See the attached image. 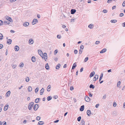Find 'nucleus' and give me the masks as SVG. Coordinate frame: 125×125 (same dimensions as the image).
<instances>
[{"label": "nucleus", "instance_id": "nucleus-37", "mask_svg": "<svg viewBox=\"0 0 125 125\" xmlns=\"http://www.w3.org/2000/svg\"><path fill=\"white\" fill-rule=\"evenodd\" d=\"M117 21L116 20H112L111 21L112 23H115L117 22Z\"/></svg>", "mask_w": 125, "mask_h": 125}, {"label": "nucleus", "instance_id": "nucleus-58", "mask_svg": "<svg viewBox=\"0 0 125 125\" xmlns=\"http://www.w3.org/2000/svg\"><path fill=\"white\" fill-rule=\"evenodd\" d=\"M99 104H96L95 105V107L96 108H98V106H99Z\"/></svg>", "mask_w": 125, "mask_h": 125}, {"label": "nucleus", "instance_id": "nucleus-55", "mask_svg": "<svg viewBox=\"0 0 125 125\" xmlns=\"http://www.w3.org/2000/svg\"><path fill=\"white\" fill-rule=\"evenodd\" d=\"M82 51H83L82 50H81V49H80L79 53L80 54H81L82 53Z\"/></svg>", "mask_w": 125, "mask_h": 125}, {"label": "nucleus", "instance_id": "nucleus-5", "mask_svg": "<svg viewBox=\"0 0 125 125\" xmlns=\"http://www.w3.org/2000/svg\"><path fill=\"white\" fill-rule=\"evenodd\" d=\"M38 104H36L34 105L33 106V108L35 111L38 108Z\"/></svg>", "mask_w": 125, "mask_h": 125}, {"label": "nucleus", "instance_id": "nucleus-11", "mask_svg": "<svg viewBox=\"0 0 125 125\" xmlns=\"http://www.w3.org/2000/svg\"><path fill=\"white\" fill-rule=\"evenodd\" d=\"M43 55V56H44V58L45 61H46V60H47V54L46 53H44Z\"/></svg>", "mask_w": 125, "mask_h": 125}, {"label": "nucleus", "instance_id": "nucleus-28", "mask_svg": "<svg viewBox=\"0 0 125 125\" xmlns=\"http://www.w3.org/2000/svg\"><path fill=\"white\" fill-rule=\"evenodd\" d=\"M3 35L0 33V40H2L3 39Z\"/></svg>", "mask_w": 125, "mask_h": 125}, {"label": "nucleus", "instance_id": "nucleus-29", "mask_svg": "<svg viewBox=\"0 0 125 125\" xmlns=\"http://www.w3.org/2000/svg\"><path fill=\"white\" fill-rule=\"evenodd\" d=\"M40 99V98H36L35 100V102L36 103H38L39 101V100Z\"/></svg>", "mask_w": 125, "mask_h": 125}, {"label": "nucleus", "instance_id": "nucleus-27", "mask_svg": "<svg viewBox=\"0 0 125 125\" xmlns=\"http://www.w3.org/2000/svg\"><path fill=\"white\" fill-rule=\"evenodd\" d=\"M12 40L11 39H9L7 41V43L9 44H11Z\"/></svg>", "mask_w": 125, "mask_h": 125}, {"label": "nucleus", "instance_id": "nucleus-56", "mask_svg": "<svg viewBox=\"0 0 125 125\" xmlns=\"http://www.w3.org/2000/svg\"><path fill=\"white\" fill-rule=\"evenodd\" d=\"M124 15V14L123 13H121L120 14V16L121 17H122Z\"/></svg>", "mask_w": 125, "mask_h": 125}, {"label": "nucleus", "instance_id": "nucleus-36", "mask_svg": "<svg viewBox=\"0 0 125 125\" xmlns=\"http://www.w3.org/2000/svg\"><path fill=\"white\" fill-rule=\"evenodd\" d=\"M39 89L38 87H37L36 88L35 90V93H36L38 92V91H39Z\"/></svg>", "mask_w": 125, "mask_h": 125}, {"label": "nucleus", "instance_id": "nucleus-38", "mask_svg": "<svg viewBox=\"0 0 125 125\" xmlns=\"http://www.w3.org/2000/svg\"><path fill=\"white\" fill-rule=\"evenodd\" d=\"M52 98V97L51 96H48L47 97V100L49 101L51 100Z\"/></svg>", "mask_w": 125, "mask_h": 125}, {"label": "nucleus", "instance_id": "nucleus-53", "mask_svg": "<svg viewBox=\"0 0 125 125\" xmlns=\"http://www.w3.org/2000/svg\"><path fill=\"white\" fill-rule=\"evenodd\" d=\"M123 7H125V1L123 3Z\"/></svg>", "mask_w": 125, "mask_h": 125}, {"label": "nucleus", "instance_id": "nucleus-43", "mask_svg": "<svg viewBox=\"0 0 125 125\" xmlns=\"http://www.w3.org/2000/svg\"><path fill=\"white\" fill-rule=\"evenodd\" d=\"M88 57H86L85 58L84 60V61L85 62H86L87 61H88Z\"/></svg>", "mask_w": 125, "mask_h": 125}, {"label": "nucleus", "instance_id": "nucleus-50", "mask_svg": "<svg viewBox=\"0 0 125 125\" xmlns=\"http://www.w3.org/2000/svg\"><path fill=\"white\" fill-rule=\"evenodd\" d=\"M74 52L75 54H76L77 53L78 51L77 50H74Z\"/></svg>", "mask_w": 125, "mask_h": 125}, {"label": "nucleus", "instance_id": "nucleus-40", "mask_svg": "<svg viewBox=\"0 0 125 125\" xmlns=\"http://www.w3.org/2000/svg\"><path fill=\"white\" fill-rule=\"evenodd\" d=\"M41 119V117L40 116H38L36 117V120L38 121H39Z\"/></svg>", "mask_w": 125, "mask_h": 125}, {"label": "nucleus", "instance_id": "nucleus-64", "mask_svg": "<svg viewBox=\"0 0 125 125\" xmlns=\"http://www.w3.org/2000/svg\"><path fill=\"white\" fill-rule=\"evenodd\" d=\"M10 32L12 33H13L15 32V31L12 30H11Z\"/></svg>", "mask_w": 125, "mask_h": 125}, {"label": "nucleus", "instance_id": "nucleus-6", "mask_svg": "<svg viewBox=\"0 0 125 125\" xmlns=\"http://www.w3.org/2000/svg\"><path fill=\"white\" fill-rule=\"evenodd\" d=\"M98 78V76L97 75H95V76L93 78V81H96Z\"/></svg>", "mask_w": 125, "mask_h": 125}, {"label": "nucleus", "instance_id": "nucleus-35", "mask_svg": "<svg viewBox=\"0 0 125 125\" xmlns=\"http://www.w3.org/2000/svg\"><path fill=\"white\" fill-rule=\"evenodd\" d=\"M82 125H85V122L83 120H82L81 122Z\"/></svg>", "mask_w": 125, "mask_h": 125}, {"label": "nucleus", "instance_id": "nucleus-26", "mask_svg": "<svg viewBox=\"0 0 125 125\" xmlns=\"http://www.w3.org/2000/svg\"><path fill=\"white\" fill-rule=\"evenodd\" d=\"M25 80V81L27 82H28L29 81L30 79L28 77H26Z\"/></svg>", "mask_w": 125, "mask_h": 125}, {"label": "nucleus", "instance_id": "nucleus-49", "mask_svg": "<svg viewBox=\"0 0 125 125\" xmlns=\"http://www.w3.org/2000/svg\"><path fill=\"white\" fill-rule=\"evenodd\" d=\"M70 90L71 91H72V90H73L74 89L73 87L72 86H71L70 87Z\"/></svg>", "mask_w": 125, "mask_h": 125}, {"label": "nucleus", "instance_id": "nucleus-8", "mask_svg": "<svg viewBox=\"0 0 125 125\" xmlns=\"http://www.w3.org/2000/svg\"><path fill=\"white\" fill-rule=\"evenodd\" d=\"M29 25V23L28 22H24L23 24V25L25 27H27Z\"/></svg>", "mask_w": 125, "mask_h": 125}, {"label": "nucleus", "instance_id": "nucleus-7", "mask_svg": "<svg viewBox=\"0 0 125 125\" xmlns=\"http://www.w3.org/2000/svg\"><path fill=\"white\" fill-rule=\"evenodd\" d=\"M85 101L87 102H89L90 101V99L88 96H86L85 98Z\"/></svg>", "mask_w": 125, "mask_h": 125}, {"label": "nucleus", "instance_id": "nucleus-2", "mask_svg": "<svg viewBox=\"0 0 125 125\" xmlns=\"http://www.w3.org/2000/svg\"><path fill=\"white\" fill-rule=\"evenodd\" d=\"M5 18L7 20L10 22L12 21V20L11 18L8 16H6L5 17Z\"/></svg>", "mask_w": 125, "mask_h": 125}, {"label": "nucleus", "instance_id": "nucleus-18", "mask_svg": "<svg viewBox=\"0 0 125 125\" xmlns=\"http://www.w3.org/2000/svg\"><path fill=\"white\" fill-rule=\"evenodd\" d=\"M61 65L59 63L56 66V69H59L60 68Z\"/></svg>", "mask_w": 125, "mask_h": 125}, {"label": "nucleus", "instance_id": "nucleus-47", "mask_svg": "<svg viewBox=\"0 0 125 125\" xmlns=\"http://www.w3.org/2000/svg\"><path fill=\"white\" fill-rule=\"evenodd\" d=\"M113 106L114 107H115L116 105V103L115 102H114L113 103Z\"/></svg>", "mask_w": 125, "mask_h": 125}, {"label": "nucleus", "instance_id": "nucleus-20", "mask_svg": "<svg viewBox=\"0 0 125 125\" xmlns=\"http://www.w3.org/2000/svg\"><path fill=\"white\" fill-rule=\"evenodd\" d=\"M44 124V122L42 121H40L39 122L38 124L40 125H42Z\"/></svg>", "mask_w": 125, "mask_h": 125}, {"label": "nucleus", "instance_id": "nucleus-42", "mask_svg": "<svg viewBox=\"0 0 125 125\" xmlns=\"http://www.w3.org/2000/svg\"><path fill=\"white\" fill-rule=\"evenodd\" d=\"M84 48V46H83L81 45L80 46V49H83Z\"/></svg>", "mask_w": 125, "mask_h": 125}, {"label": "nucleus", "instance_id": "nucleus-13", "mask_svg": "<svg viewBox=\"0 0 125 125\" xmlns=\"http://www.w3.org/2000/svg\"><path fill=\"white\" fill-rule=\"evenodd\" d=\"M19 48L18 46H15L14 48V50L15 51H18L19 50Z\"/></svg>", "mask_w": 125, "mask_h": 125}, {"label": "nucleus", "instance_id": "nucleus-62", "mask_svg": "<svg viewBox=\"0 0 125 125\" xmlns=\"http://www.w3.org/2000/svg\"><path fill=\"white\" fill-rule=\"evenodd\" d=\"M37 17L38 18H40V16L39 14H38L37 15Z\"/></svg>", "mask_w": 125, "mask_h": 125}, {"label": "nucleus", "instance_id": "nucleus-3", "mask_svg": "<svg viewBox=\"0 0 125 125\" xmlns=\"http://www.w3.org/2000/svg\"><path fill=\"white\" fill-rule=\"evenodd\" d=\"M38 53L41 56L42 58H43V55L41 50H38Z\"/></svg>", "mask_w": 125, "mask_h": 125}, {"label": "nucleus", "instance_id": "nucleus-60", "mask_svg": "<svg viewBox=\"0 0 125 125\" xmlns=\"http://www.w3.org/2000/svg\"><path fill=\"white\" fill-rule=\"evenodd\" d=\"M100 42L99 41H96V42H95V43L96 44H98Z\"/></svg>", "mask_w": 125, "mask_h": 125}, {"label": "nucleus", "instance_id": "nucleus-34", "mask_svg": "<svg viewBox=\"0 0 125 125\" xmlns=\"http://www.w3.org/2000/svg\"><path fill=\"white\" fill-rule=\"evenodd\" d=\"M94 86L92 84H91L90 86V88L94 89Z\"/></svg>", "mask_w": 125, "mask_h": 125}, {"label": "nucleus", "instance_id": "nucleus-45", "mask_svg": "<svg viewBox=\"0 0 125 125\" xmlns=\"http://www.w3.org/2000/svg\"><path fill=\"white\" fill-rule=\"evenodd\" d=\"M81 119V116H79L77 118V120L78 121H80Z\"/></svg>", "mask_w": 125, "mask_h": 125}, {"label": "nucleus", "instance_id": "nucleus-14", "mask_svg": "<svg viewBox=\"0 0 125 125\" xmlns=\"http://www.w3.org/2000/svg\"><path fill=\"white\" fill-rule=\"evenodd\" d=\"M95 73L94 71H93L91 72L90 73L89 77L90 78H91L95 74Z\"/></svg>", "mask_w": 125, "mask_h": 125}, {"label": "nucleus", "instance_id": "nucleus-19", "mask_svg": "<svg viewBox=\"0 0 125 125\" xmlns=\"http://www.w3.org/2000/svg\"><path fill=\"white\" fill-rule=\"evenodd\" d=\"M10 23V22L7 21H5L3 22V25L9 24Z\"/></svg>", "mask_w": 125, "mask_h": 125}, {"label": "nucleus", "instance_id": "nucleus-48", "mask_svg": "<svg viewBox=\"0 0 125 125\" xmlns=\"http://www.w3.org/2000/svg\"><path fill=\"white\" fill-rule=\"evenodd\" d=\"M17 65H14L12 66V68L13 69H14L16 67Z\"/></svg>", "mask_w": 125, "mask_h": 125}, {"label": "nucleus", "instance_id": "nucleus-31", "mask_svg": "<svg viewBox=\"0 0 125 125\" xmlns=\"http://www.w3.org/2000/svg\"><path fill=\"white\" fill-rule=\"evenodd\" d=\"M93 25L92 24H91L88 26V27L90 29H92L93 28Z\"/></svg>", "mask_w": 125, "mask_h": 125}, {"label": "nucleus", "instance_id": "nucleus-24", "mask_svg": "<svg viewBox=\"0 0 125 125\" xmlns=\"http://www.w3.org/2000/svg\"><path fill=\"white\" fill-rule=\"evenodd\" d=\"M28 90L29 92H31L32 90V87L31 86H29L28 87Z\"/></svg>", "mask_w": 125, "mask_h": 125}, {"label": "nucleus", "instance_id": "nucleus-51", "mask_svg": "<svg viewBox=\"0 0 125 125\" xmlns=\"http://www.w3.org/2000/svg\"><path fill=\"white\" fill-rule=\"evenodd\" d=\"M112 0H108L107 1V3H109L111 2V1H112Z\"/></svg>", "mask_w": 125, "mask_h": 125}, {"label": "nucleus", "instance_id": "nucleus-15", "mask_svg": "<svg viewBox=\"0 0 125 125\" xmlns=\"http://www.w3.org/2000/svg\"><path fill=\"white\" fill-rule=\"evenodd\" d=\"M87 113L88 116H90L91 114V111L89 110H87Z\"/></svg>", "mask_w": 125, "mask_h": 125}, {"label": "nucleus", "instance_id": "nucleus-39", "mask_svg": "<svg viewBox=\"0 0 125 125\" xmlns=\"http://www.w3.org/2000/svg\"><path fill=\"white\" fill-rule=\"evenodd\" d=\"M58 50H55L54 52V54L55 55L58 52Z\"/></svg>", "mask_w": 125, "mask_h": 125}, {"label": "nucleus", "instance_id": "nucleus-10", "mask_svg": "<svg viewBox=\"0 0 125 125\" xmlns=\"http://www.w3.org/2000/svg\"><path fill=\"white\" fill-rule=\"evenodd\" d=\"M30 44H32L33 43V40L32 39H30L29 42H28Z\"/></svg>", "mask_w": 125, "mask_h": 125}, {"label": "nucleus", "instance_id": "nucleus-4", "mask_svg": "<svg viewBox=\"0 0 125 125\" xmlns=\"http://www.w3.org/2000/svg\"><path fill=\"white\" fill-rule=\"evenodd\" d=\"M37 20L36 19H34L32 21V25H34L38 22Z\"/></svg>", "mask_w": 125, "mask_h": 125}, {"label": "nucleus", "instance_id": "nucleus-59", "mask_svg": "<svg viewBox=\"0 0 125 125\" xmlns=\"http://www.w3.org/2000/svg\"><path fill=\"white\" fill-rule=\"evenodd\" d=\"M83 68L82 67V68L80 70V72H81L83 71Z\"/></svg>", "mask_w": 125, "mask_h": 125}, {"label": "nucleus", "instance_id": "nucleus-17", "mask_svg": "<svg viewBox=\"0 0 125 125\" xmlns=\"http://www.w3.org/2000/svg\"><path fill=\"white\" fill-rule=\"evenodd\" d=\"M44 91V89L43 88H42L40 91V94L41 95H42Z\"/></svg>", "mask_w": 125, "mask_h": 125}, {"label": "nucleus", "instance_id": "nucleus-46", "mask_svg": "<svg viewBox=\"0 0 125 125\" xmlns=\"http://www.w3.org/2000/svg\"><path fill=\"white\" fill-rule=\"evenodd\" d=\"M61 37V35H58L57 36V38L58 39H60Z\"/></svg>", "mask_w": 125, "mask_h": 125}, {"label": "nucleus", "instance_id": "nucleus-33", "mask_svg": "<svg viewBox=\"0 0 125 125\" xmlns=\"http://www.w3.org/2000/svg\"><path fill=\"white\" fill-rule=\"evenodd\" d=\"M3 25V22L1 20H0V26H2Z\"/></svg>", "mask_w": 125, "mask_h": 125}, {"label": "nucleus", "instance_id": "nucleus-9", "mask_svg": "<svg viewBox=\"0 0 125 125\" xmlns=\"http://www.w3.org/2000/svg\"><path fill=\"white\" fill-rule=\"evenodd\" d=\"M9 106V105L8 104H6L5 106H4V110L5 111H6L7 110L8 108V107Z\"/></svg>", "mask_w": 125, "mask_h": 125}, {"label": "nucleus", "instance_id": "nucleus-61", "mask_svg": "<svg viewBox=\"0 0 125 125\" xmlns=\"http://www.w3.org/2000/svg\"><path fill=\"white\" fill-rule=\"evenodd\" d=\"M3 123L4 124L2 125H6V124L5 122L3 121Z\"/></svg>", "mask_w": 125, "mask_h": 125}, {"label": "nucleus", "instance_id": "nucleus-52", "mask_svg": "<svg viewBox=\"0 0 125 125\" xmlns=\"http://www.w3.org/2000/svg\"><path fill=\"white\" fill-rule=\"evenodd\" d=\"M16 0H10V1L11 2H15L16 1Z\"/></svg>", "mask_w": 125, "mask_h": 125}, {"label": "nucleus", "instance_id": "nucleus-41", "mask_svg": "<svg viewBox=\"0 0 125 125\" xmlns=\"http://www.w3.org/2000/svg\"><path fill=\"white\" fill-rule=\"evenodd\" d=\"M50 85L48 86L47 87V88H48V89H47V91H50Z\"/></svg>", "mask_w": 125, "mask_h": 125}, {"label": "nucleus", "instance_id": "nucleus-25", "mask_svg": "<svg viewBox=\"0 0 125 125\" xmlns=\"http://www.w3.org/2000/svg\"><path fill=\"white\" fill-rule=\"evenodd\" d=\"M121 84V82L120 81H119L117 83V87H119V88H120V85Z\"/></svg>", "mask_w": 125, "mask_h": 125}, {"label": "nucleus", "instance_id": "nucleus-54", "mask_svg": "<svg viewBox=\"0 0 125 125\" xmlns=\"http://www.w3.org/2000/svg\"><path fill=\"white\" fill-rule=\"evenodd\" d=\"M116 7V6H113L112 8V9L113 10H114V9H115V8Z\"/></svg>", "mask_w": 125, "mask_h": 125}, {"label": "nucleus", "instance_id": "nucleus-63", "mask_svg": "<svg viewBox=\"0 0 125 125\" xmlns=\"http://www.w3.org/2000/svg\"><path fill=\"white\" fill-rule=\"evenodd\" d=\"M58 97H57V96H54V97H53V98L55 99H56V98H57Z\"/></svg>", "mask_w": 125, "mask_h": 125}, {"label": "nucleus", "instance_id": "nucleus-44", "mask_svg": "<svg viewBox=\"0 0 125 125\" xmlns=\"http://www.w3.org/2000/svg\"><path fill=\"white\" fill-rule=\"evenodd\" d=\"M103 12L104 13H105L107 12V10H103Z\"/></svg>", "mask_w": 125, "mask_h": 125}, {"label": "nucleus", "instance_id": "nucleus-23", "mask_svg": "<svg viewBox=\"0 0 125 125\" xmlns=\"http://www.w3.org/2000/svg\"><path fill=\"white\" fill-rule=\"evenodd\" d=\"M31 60L33 62H34L36 61V59L35 57L32 56L31 58Z\"/></svg>", "mask_w": 125, "mask_h": 125}, {"label": "nucleus", "instance_id": "nucleus-32", "mask_svg": "<svg viewBox=\"0 0 125 125\" xmlns=\"http://www.w3.org/2000/svg\"><path fill=\"white\" fill-rule=\"evenodd\" d=\"M23 65H24V64H23V63L21 62L20 64L19 65V66L20 67H22L23 66Z\"/></svg>", "mask_w": 125, "mask_h": 125}, {"label": "nucleus", "instance_id": "nucleus-22", "mask_svg": "<svg viewBox=\"0 0 125 125\" xmlns=\"http://www.w3.org/2000/svg\"><path fill=\"white\" fill-rule=\"evenodd\" d=\"M106 49L104 48L103 49L102 51H101L100 52V53H103L105 52L106 51Z\"/></svg>", "mask_w": 125, "mask_h": 125}, {"label": "nucleus", "instance_id": "nucleus-12", "mask_svg": "<svg viewBox=\"0 0 125 125\" xmlns=\"http://www.w3.org/2000/svg\"><path fill=\"white\" fill-rule=\"evenodd\" d=\"M11 93L9 91H8L6 93V96L7 97H8L9 96L10 94Z\"/></svg>", "mask_w": 125, "mask_h": 125}, {"label": "nucleus", "instance_id": "nucleus-30", "mask_svg": "<svg viewBox=\"0 0 125 125\" xmlns=\"http://www.w3.org/2000/svg\"><path fill=\"white\" fill-rule=\"evenodd\" d=\"M76 66V65L75 64V63H74L73 64V66L72 68V69H74L75 68Z\"/></svg>", "mask_w": 125, "mask_h": 125}, {"label": "nucleus", "instance_id": "nucleus-16", "mask_svg": "<svg viewBox=\"0 0 125 125\" xmlns=\"http://www.w3.org/2000/svg\"><path fill=\"white\" fill-rule=\"evenodd\" d=\"M76 10L72 9L71 10V13L72 14H73L76 12Z\"/></svg>", "mask_w": 125, "mask_h": 125}, {"label": "nucleus", "instance_id": "nucleus-21", "mask_svg": "<svg viewBox=\"0 0 125 125\" xmlns=\"http://www.w3.org/2000/svg\"><path fill=\"white\" fill-rule=\"evenodd\" d=\"M84 105H83L81 106L80 109V111H83L84 109Z\"/></svg>", "mask_w": 125, "mask_h": 125}, {"label": "nucleus", "instance_id": "nucleus-57", "mask_svg": "<svg viewBox=\"0 0 125 125\" xmlns=\"http://www.w3.org/2000/svg\"><path fill=\"white\" fill-rule=\"evenodd\" d=\"M3 47V45L2 44H0V49H1Z\"/></svg>", "mask_w": 125, "mask_h": 125}, {"label": "nucleus", "instance_id": "nucleus-1", "mask_svg": "<svg viewBox=\"0 0 125 125\" xmlns=\"http://www.w3.org/2000/svg\"><path fill=\"white\" fill-rule=\"evenodd\" d=\"M34 104V103L33 102H31L29 104L28 107V109L29 110H31L33 107V105Z\"/></svg>", "mask_w": 125, "mask_h": 125}]
</instances>
